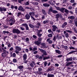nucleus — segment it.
<instances>
[{"mask_svg": "<svg viewBox=\"0 0 77 77\" xmlns=\"http://www.w3.org/2000/svg\"><path fill=\"white\" fill-rule=\"evenodd\" d=\"M23 63H27V62H28V61L27 60H23Z\"/></svg>", "mask_w": 77, "mask_h": 77, "instance_id": "nucleus-55", "label": "nucleus"}, {"mask_svg": "<svg viewBox=\"0 0 77 77\" xmlns=\"http://www.w3.org/2000/svg\"><path fill=\"white\" fill-rule=\"evenodd\" d=\"M2 50H3L4 51H5V54H6L7 53V54H8V53H9V52L8 51H6L4 49V48H2Z\"/></svg>", "mask_w": 77, "mask_h": 77, "instance_id": "nucleus-33", "label": "nucleus"}, {"mask_svg": "<svg viewBox=\"0 0 77 77\" xmlns=\"http://www.w3.org/2000/svg\"><path fill=\"white\" fill-rule=\"evenodd\" d=\"M48 23V20H45V21H43V24H46V23Z\"/></svg>", "mask_w": 77, "mask_h": 77, "instance_id": "nucleus-43", "label": "nucleus"}, {"mask_svg": "<svg viewBox=\"0 0 77 77\" xmlns=\"http://www.w3.org/2000/svg\"><path fill=\"white\" fill-rule=\"evenodd\" d=\"M20 29H21L22 30H24V28L23 27H20Z\"/></svg>", "mask_w": 77, "mask_h": 77, "instance_id": "nucleus-59", "label": "nucleus"}, {"mask_svg": "<svg viewBox=\"0 0 77 77\" xmlns=\"http://www.w3.org/2000/svg\"><path fill=\"white\" fill-rule=\"evenodd\" d=\"M13 62H14L15 63H17V60H16V59H14L13 60Z\"/></svg>", "mask_w": 77, "mask_h": 77, "instance_id": "nucleus-54", "label": "nucleus"}, {"mask_svg": "<svg viewBox=\"0 0 77 77\" xmlns=\"http://www.w3.org/2000/svg\"><path fill=\"white\" fill-rule=\"evenodd\" d=\"M0 12H3V8L2 7H0Z\"/></svg>", "mask_w": 77, "mask_h": 77, "instance_id": "nucleus-56", "label": "nucleus"}, {"mask_svg": "<svg viewBox=\"0 0 77 77\" xmlns=\"http://www.w3.org/2000/svg\"><path fill=\"white\" fill-rule=\"evenodd\" d=\"M3 52L1 54L2 57L5 59L6 57L7 56L6 54V52L5 51H3Z\"/></svg>", "mask_w": 77, "mask_h": 77, "instance_id": "nucleus-5", "label": "nucleus"}, {"mask_svg": "<svg viewBox=\"0 0 77 77\" xmlns=\"http://www.w3.org/2000/svg\"><path fill=\"white\" fill-rule=\"evenodd\" d=\"M62 48H64V49H66L67 48H68V47L67 46H64L63 45L62 46Z\"/></svg>", "mask_w": 77, "mask_h": 77, "instance_id": "nucleus-38", "label": "nucleus"}, {"mask_svg": "<svg viewBox=\"0 0 77 77\" xmlns=\"http://www.w3.org/2000/svg\"><path fill=\"white\" fill-rule=\"evenodd\" d=\"M66 31L69 33H72V32L69 30H66Z\"/></svg>", "mask_w": 77, "mask_h": 77, "instance_id": "nucleus-52", "label": "nucleus"}, {"mask_svg": "<svg viewBox=\"0 0 77 77\" xmlns=\"http://www.w3.org/2000/svg\"><path fill=\"white\" fill-rule=\"evenodd\" d=\"M51 39V38H48L47 39V42H48L49 44H52V42H53V41L52 40H50Z\"/></svg>", "mask_w": 77, "mask_h": 77, "instance_id": "nucleus-9", "label": "nucleus"}, {"mask_svg": "<svg viewBox=\"0 0 77 77\" xmlns=\"http://www.w3.org/2000/svg\"><path fill=\"white\" fill-rule=\"evenodd\" d=\"M27 54H24L23 56V60H26L27 59Z\"/></svg>", "mask_w": 77, "mask_h": 77, "instance_id": "nucleus-14", "label": "nucleus"}, {"mask_svg": "<svg viewBox=\"0 0 77 77\" xmlns=\"http://www.w3.org/2000/svg\"><path fill=\"white\" fill-rule=\"evenodd\" d=\"M64 34L65 35V36L66 38H68L69 36V35H68V33L66 32V31H64L63 32Z\"/></svg>", "mask_w": 77, "mask_h": 77, "instance_id": "nucleus-16", "label": "nucleus"}, {"mask_svg": "<svg viewBox=\"0 0 77 77\" xmlns=\"http://www.w3.org/2000/svg\"><path fill=\"white\" fill-rule=\"evenodd\" d=\"M72 60V57H70L69 58H67L66 60V61H71Z\"/></svg>", "mask_w": 77, "mask_h": 77, "instance_id": "nucleus-26", "label": "nucleus"}, {"mask_svg": "<svg viewBox=\"0 0 77 77\" xmlns=\"http://www.w3.org/2000/svg\"><path fill=\"white\" fill-rule=\"evenodd\" d=\"M13 32L14 33H17V34H19V33H20V31L18 29H14L13 30Z\"/></svg>", "mask_w": 77, "mask_h": 77, "instance_id": "nucleus-4", "label": "nucleus"}, {"mask_svg": "<svg viewBox=\"0 0 77 77\" xmlns=\"http://www.w3.org/2000/svg\"><path fill=\"white\" fill-rule=\"evenodd\" d=\"M72 62H69L68 63H67L66 64V66H69V65H70L71 64H72Z\"/></svg>", "mask_w": 77, "mask_h": 77, "instance_id": "nucleus-28", "label": "nucleus"}, {"mask_svg": "<svg viewBox=\"0 0 77 77\" xmlns=\"http://www.w3.org/2000/svg\"><path fill=\"white\" fill-rule=\"evenodd\" d=\"M64 12H65V13H66V14H69V11L68 10H67V9H65Z\"/></svg>", "mask_w": 77, "mask_h": 77, "instance_id": "nucleus-39", "label": "nucleus"}, {"mask_svg": "<svg viewBox=\"0 0 77 77\" xmlns=\"http://www.w3.org/2000/svg\"><path fill=\"white\" fill-rule=\"evenodd\" d=\"M12 56L14 57H16V54H15V53H14L13 54Z\"/></svg>", "mask_w": 77, "mask_h": 77, "instance_id": "nucleus-49", "label": "nucleus"}, {"mask_svg": "<svg viewBox=\"0 0 77 77\" xmlns=\"http://www.w3.org/2000/svg\"><path fill=\"white\" fill-rule=\"evenodd\" d=\"M53 11V8L52 7H50L48 10V12H52Z\"/></svg>", "mask_w": 77, "mask_h": 77, "instance_id": "nucleus-25", "label": "nucleus"}, {"mask_svg": "<svg viewBox=\"0 0 77 77\" xmlns=\"http://www.w3.org/2000/svg\"><path fill=\"white\" fill-rule=\"evenodd\" d=\"M66 25H67V23H64L62 26V28H64V27H65V26H66Z\"/></svg>", "mask_w": 77, "mask_h": 77, "instance_id": "nucleus-19", "label": "nucleus"}, {"mask_svg": "<svg viewBox=\"0 0 77 77\" xmlns=\"http://www.w3.org/2000/svg\"><path fill=\"white\" fill-rule=\"evenodd\" d=\"M2 11H6V8L5 7H2Z\"/></svg>", "mask_w": 77, "mask_h": 77, "instance_id": "nucleus-45", "label": "nucleus"}, {"mask_svg": "<svg viewBox=\"0 0 77 77\" xmlns=\"http://www.w3.org/2000/svg\"><path fill=\"white\" fill-rule=\"evenodd\" d=\"M52 12L54 13V14H57V13H58V11L56 10H53Z\"/></svg>", "mask_w": 77, "mask_h": 77, "instance_id": "nucleus-32", "label": "nucleus"}, {"mask_svg": "<svg viewBox=\"0 0 77 77\" xmlns=\"http://www.w3.org/2000/svg\"><path fill=\"white\" fill-rule=\"evenodd\" d=\"M39 59H42V56H40L38 57Z\"/></svg>", "mask_w": 77, "mask_h": 77, "instance_id": "nucleus-63", "label": "nucleus"}, {"mask_svg": "<svg viewBox=\"0 0 77 77\" xmlns=\"http://www.w3.org/2000/svg\"><path fill=\"white\" fill-rule=\"evenodd\" d=\"M65 9V8H61L60 9V11L61 12H62V13H63L64 12V10Z\"/></svg>", "mask_w": 77, "mask_h": 77, "instance_id": "nucleus-23", "label": "nucleus"}, {"mask_svg": "<svg viewBox=\"0 0 77 77\" xmlns=\"http://www.w3.org/2000/svg\"><path fill=\"white\" fill-rule=\"evenodd\" d=\"M47 76L48 77H54V75L51 74H48Z\"/></svg>", "mask_w": 77, "mask_h": 77, "instance_id": "nucleus-17", "label": "nucleus"}, {"mask_svg": "<svg viewBox=\"0 0 77 77\" xmlns=\"http://www.w3.org/2000/svg\"><path fill=\"white\" fill-rule=\"evenodd\" d=\"M68 1V0H63V3H66Z\"/></svg>", "mask_w": 77, "mask_h": 77, "instance_id": "nucleus-50", "label": "nucleus"}, {"mask_svg": "<svg viewBox=\"0 0 77 77\" xmlns=\"http://www.w3.org/2000/svg\"><path fill=\"white\" fill-rule=\"evenodd\" d=\"M24 0H18V2L19 3H21L22 2H23Z\"/></svg>", "mask_w": 77, "mask_h": 77, "instance_id": "nucleus-51", "label": "nucleus"}, {"mask_svg": "<svg viewBox=\"0 0 77 77\" xmlns=\"http://www.w3.org/2000/svg\"><path fill=\"white\" fill-rule=\"evenodd\" d=\"M32 4H33V5H38V3L37 2H32Z\"/></svg>", "mask_w": 77, "mask_h": 77, "instance_id": "nucleus-44", "label": "nucleus"}, {"mask_svg": "<svg viewBox=\"0 0 77 77\" xmlns=\"http://www.w3.org/2000/svg\"><path fill=\"white\" fill-rule=\"evenodd\" d=\"M41 46L40 47L41 48H47V47L45 46V44L44 43H42L41 44Z\"/></svg>", "mask_w": 77, "mask_h": 77, "instance_id": "nucleus-10", "label": "nucleus"}, {"mask_svg": "<svg viewBox=\"0 0 77 77\" xmlns=\"http://www.w3.org/2000/svg\"><path fill=\"white\" fill-rule=\"evenodd\" d=\"M17 68H18L20 69H22L24 68V66L21 65L17 67Z\"/></svg>", "mask_w": 77, "mask_h": 77, "instance_id": "nucleus-18", "label": "nucleus"}, {"mask_svg": "<svg viewBox=\"0 0 77 77\" xmlns=\"http://www.w3.org/2000/svg\"><path fill=\"white\" fill-rule=\"evenodd\" d=\"M29 14L30 16H31V18L32 20L34 21H35L36 19L34 18V17L32 16H35V13L34 12H29Z\"/></svg>", "mask_w": 77, "mask_h": 77, "instance_id": "nucleus-3", "label": "nucleus"}, {"mask_svg": "<svg viewBox=\"0 0 77 77\" xmlns=\"http://www.w3.org/2000/svg\"><path fill=\"white\" fill-rule=\"evenodd\" d=\"M75 52H76V51H70V52H69L68 54H72V53H74Z\"/></svg>", "mask_w": 77, "mask_h": 77, "instance_id": "nucleus-27", "label": "nucleus"}, {"mask_svg": "<svg viewBox=\"0 0 77 77\" xmlns=\"http://www.w3.org/2000/svg\"><path fill=\"white\" fill-rule=\"evenodd\" d=\"M41 32H42V30H40L37 31V35L38 34H40Z\"/></svg>", "mask_w": 77, "mask_h": 77, "instance_id": "nucleus-42", "label": "nucleus"}, {"mask_svg": "<svg viewBox=\"0 0 77 77\" xmlns=\"http://www.w3.org/2000/svg\"><path fill=\"white\" fill-rule=\"evenodd\" d=\"M9 22H11L10 23V26H12V25L14 24H15V19L14 18H10L9 20Z\"/></svg>", "mask_w": 77, "mask_h": 77, "instance_id": "nucleus-2", "label": "nucleus"}, {"mask_svg": "<svg viewBox=\"0 0 77 77\" xmlns=\"http://www.w3.org/2000/svg\"><path fill=\"white\" fill-rule=\"evenodd\" d=\"M38 74H42V72H41L42 69L41 68H38Z\"/></svg>", "mask_w": 77, "mask_h": 77, "instance_id": "nucleus-13", "label": "nucleus"}, {"mask_svg": "<svg viewBox=\"0 0 77 77\" xmlns=\"http://www.w3.org/2000/svg\"><path fill=\"white\" fill-rule=\"evenodd\" d=\"M42 11L43 14H44V15H46V14H47V13H46V12L45 10L42 9Z\"/></svg>", "mask_w": 77, "mask_h": 77, "instance_id": "nucleus-22", "label": "nucleus"}, {"mask_svg": "<svg viewBox=\"0 0 77 77\" xmlns=\"http://www.w3.org/2000/svg\"><path fill=\"white\" fill-rule=\"evenodd\" d=\"M48 36L49 38H51V37L53 36V35L51 34H49L48 35Z\"/></svg>", "mask_w": 77, "mask_h": 77, "instance_id": "nucleus-35", "label": "nucleus"}, {"mask_svg": "<svg viewBox=\"0 0 77 77\" xmlns=\"http://www.w3.org/2000/svg\"><path fill=\"white\" fill-rule=\"evenodd\" d=\"M23 9V7L22 6L20 5L19 7L18 10L19 11H22L23 12H24V9Z\"/></svg>", "mask_w": 77, "mask_h": 77, "instance_id": "nucleus-7", "label": "nucleus"}, {"mask_svg": "<svg viewBox=\"0 0 77 77\" xmlns=\"http://www.w3.org/2000/svg\"><path fill=\"white\" fill-rule=\"evenodd\" d=\"M25 18L26 20H29L30 18V16L29 14H27L25 15Z\"/></svg>", "mask_w": 77, "mask_h": 77, "instance_id": "nucleus-12", "label": "nucleus"}, {"mask_svg": "<svg viewBox=\"0 0 77 77\" xmlns=\"http://www.w3.org/2000/svg\"><path fill=\"white\" fill-rule=\"evenodd\" d=\"M55 52L59 54H61V52L59 50H55Z\"/></svg>", "mask_w": 77, "mask_h": 77, "instance_id": "nucleus-24", "label": "nucleus"}, {"mask_svg": "<svg viewBox=\"0 0 77 77\" xmlns=\"http://www.w3.org/2000/svg\"><path fill=\"white\" fill-rule=\"evenodd\" d=\"M43 53V55H45V56H47V52L45 51Z\"/></svg>", "mask_w": 77, "mask_h": 77, "instance_id": "nucleus-34", "label": "nucleus"}, {"mask_svg": "<svg viewBox=\"0 0 77 77\" xmlns=\"http://www.w3.org/2000/svg\"><path fill=\"white\" fill-rule=\"evenodd\" d=\"M38 49L39 50V51H41L42 53H43V52L45 51V50H43V49H42L39 48H38Z\"/></svg>", "mask_w": 77, "mask_h": 77, "instance_id": "nucleus-40", "label": "nucleus"}, {"mask_svg": "<svg viewBox=\"0 0 77 77\" xmlns=\"http://www.w3.org/2000/svg\"><path fill=\"white\" fill-rule=\"evenodd\" d=\"M60 17V14H58L55 15V17L56 18H59Z\"/></svg>", "mask_w": 77, "mask_h": 77, "instance_id": "nucleus-31", "label": "nucleus"}, {"mask_svg": "<svg viewBox=\"0 0 77 77\" xmlns=\"http://www.w3.org/2000/svg\"><path fill=\"white\" fill-rule=\"evenodd\" d=\"M55 8L57 11H59L60 9V7H55Z\"/></svg>", "mask_w": 77, "mask_h": 77, "instance_id": "nucleus-46", "label": "nucleus"}, {"mask_svg": "<svg viewBox=\"0 0 77 77\" xmlns=\"http://www.w3.org/2000/svg\"><path fill=\"white\" fill-rule=\"evenodd\" d=\"M48 64V63L47 61H45L44 62V67H46V66Z\"/></svg>", "mask_w": 77, "mask_h": 77, "instance_id": "nucleus-29", "label": "nucleus"}, {"mask_svg": "<svg viewBox=\"0 0 77 77\" xmlns=\"http://www.w3.org/2000/svg\"><path fill=\"white\" fill-rule=\"evenodd\" d=\"M68 19H70V20H74V17L72 16H69L68 17Z\"/></svg>", "mask_w": 77, "mask_h": 77, "instance_id": "nucleus-21", "label": "nucleus"}, {"mask_svg": "<svg viewBox=\"0 0 77 77\" xmlns=\"http://www.w3.org/2000/svg\"><path fill=\"white\" fill-rule=\"evenodd\" d=\"M26 30H29V27H28V25L26 27Z\"/></svg>", "mask_w": 77, "mask_h": 77, "instance_id": "nucleus-61", "label": "nucleus"}, {"mask_svg": "<svg viewBox=\"0 0 77 77\" xmlns=\"http://www.w3.org/2000/svg\"><path fill=\"white\" fill-rule=\"evenodd\" d=\"M29 26L31 28H34V26L32 25V24H29Z\"/></svg>", "mask_w": 77, "mask_h": 77, "instance_id": "nucleus-37", "label": "nucleus"}, {"mask_svg": "<svg viewBox=\"0 0 77 77\" xmlns=\"http://www.w3.org/2000/svg\"><path fill=\"white\" fill-rule=\"evenodd\" d=\"M16 50L14 51V52L16 53V54H18L19 53V51L21 50V48L19 46H16L15 47Z\"/></svg>", "mask_w": 77, "mask_h": 77, "instance_id": "nucleus-1", "label": "nucleus"}, {"mask_svg": "<svg viewBox=\"0 0 77 77\" xmlns=\"http://www.w3.org/2000/svg\"><path fill=\"white\" fill-rule=\"evenodd\" d=\"M25 9H31V8H30L28 7H25Z\"/></svg>", "mask_w": 77, "mask_h": 77, "instance_id": "nucleus-47", "label": "nucleus"}, {"mask_svg": "<svg viewBox=\"0 0 77 77\" xmlns=\"http://www.w3.org/2000/svg\"><path fill=\"white\" fill-rule=\"evenodd\" d=\"M29 65L32 68L34 67V65L36 66V63L34 61H32V62L29 64Z\"/></svg>", "mask_w": 77, "mask_h": 77, "instance_id": "nucleus-6", "label": "nucleus"}, {"mask_svg": "<svg viewBox=\"0 0 77 77\" xmlns=\"http://www.w3.org/2000/svg\"><path fill=\"white\" fill-rule=\"evenodd\" d=\"M52 27H53L52 30L53 32H55V31H56V29H57V27L55 25H53L52 26Z\"/></svg>", "mask_w": 77, "mask_h": 77, "instance_id": "nucleus-8", "label": "nucleus"}, {"mask_svg": "<svg viewBox=\"0 0 77 77\" xmlns=\"http://www.w3.org/2000/svg\"><path fill=\"white\" fill-rule=\"evenodd\" d=\"M38 49L39 50V51H41L42 53H43V52L45 51V50H43V49H42L39 48H38Z\"/></svg>", "mask_w": 77, "mask_h": 77, "instance_id": "nucleus-41", "label": "nucleus"}, {"mask_svg": "<svg viewBox=\"0 0 77 77\" xmlns=\"http://www.w3.org/2000/svg\"><path fill=\"white\" fill-rule=\"evenodd\" d=\"M37 35L39 38H41V36H42V34H37Z\"/></svg>", "mask_w": 77, "mask_h": 77, "instance_id": "nucleus-53", "label": "nucleus"}, {"mask_svg": "<svg viewBox=\"0 0 77 77\" xmlns=\"http://www.w3.org/2000/svg\"><path fill=\"white\" fill-rule=\"evenodd\" d=\"M62 56H63V55H60L57 56V57H59V58H60V57H62Z\"/></svg>", "mask_w": 77, "mask_h": 77, "instance_id": "nucleus-58", "label": "nucleus"}, {"mask_svg": "<svg viewBox=\"0 0 77 77\" xmlns=\"http://www.w3.org/2000/svg\"><path fill=\"white\" fill-rule=\"evenodd\" d=\"M41 42L39 40H38L37 41H35L34 42V44L37 45H39L41 44Z\"/></svg>", "mask_w": 77, "mask_h": 77, "instance_id": "nucleus-11", "label": "nucleus"}, {"mask_svg": "<svg viewBox=\"0 0 77 77\" xmlns=\"http://www.w3.org/2000/svg\"><path fill=\"white\" fill-rule=\"evenodd\" d=\"M28 25L26 23L23 24H22V26L23 27H26Z\"/></svg>", "mask_w": 77, "mask_h": 77, "instance_id": "nucleus-36", "label": "nucleus"}, {"mask_svg": "<svg viewBox=\"0 0 77 77\" xmlns=\"http://www.w3.org/2000/svg\"><path fill=\"white\" fill-rule=\"evenodd\" d=\"M41 1L42 2H48V0H41Z\"/></svg>", "mask_w": 77, "mask_h": 77, "instance_id": "nucleus-57", "label": "nucleus"}, {"mask_svg": "<svg viewBox=\"0 0 77 77\" xmlns=\"http://www.w3.org/2000/svg\"><path fill=\"white\" fill-rule=\"evenodd\" d=\"M72 39H73L74 40L76 39H77V38L75 36H73L72 37Z\"/></svg>", "mask_w": 77, "mask_h": 77, "instance_id": "nucleus-62", "label": "nucleus"}, {"mask_svg": "<svg viewBox=\"0 0 77 77\" xmlns=\"http://www.w3.org/2000/svg\"><path fill=\"white\" fill-rule=\"evenodd\" d=\"M75 24L76 26V27H77V21H75Z\"/></svg>", "mask_w": 77, "mask_h": 77, "instance_id": "nucleus-64", "label": "nucleus"}, {"mask_svg": "<svg viewBox=\"0 0 77 77\" xmlns=\"http://www.w3.org/2000/svg\"><path fill=\"white\" fill-rule=\"evenodd\" d=\"M25 5L26 6H28V5H29V2H26V3H25Z\"/></svg>", "mask_w": 77, "mask_h": 77, "instance_id": "nucleus-48", "label": "nucleus"}, {"mask_svg": "<svg viewBox=\"0 0 77 77\" xmlns=\"http://www.w3.org/2000/svg\"><path fill=\"white\" fill-rule=\"evenodd\" d=\"M50 59V57H43V60H45L46 59Z\"/></svg>", "mask_w": 77, "mask_h": 77, "instance_id": "nucleus-30", "label": "nucleus"}, {"mask_svg": "<svg viewBox=\"0 0 77 77\" xmlns=\"http://www.w3.org/2000/svg\"><path fill=\"white\" fill-rule=\"evenodd\" d=\"M57 39H62V36L61 35H57Z\"/></svg>", "mask_w": 77, "mask_h": 77, "instance_id": "nucleus-20", "label": "nucleus"}, {"mask_svg": "<svg viewBox=\"0 0 77 77\" xmlns=\"http://www.w3.org/2000/svg\"><path fill=\"white\" fill-rule=\"evenodd\" d=\"M37 50V48H34L32 49V51H35V50Z\"/></svg>", "mask_w": 77, "mask_h": 77, "instance_id": "nucleus-60", "label": "nucleus"}, {"mask_svg": "<svg viewBox=\"0 0 77 77\" xmlns=\"http://www.w3.org/2000/svg\"><path fill=\"white\" fill-rule=\"evenodd\" d=\"M43 6L45 7H49L50 5V4L47 3H46L45 4H43Z\"/></svg>", "mask_w": 77, "mask_h": 77, "instance_id": "nucleus-15", "label": "nucleus"}]
</instances>
